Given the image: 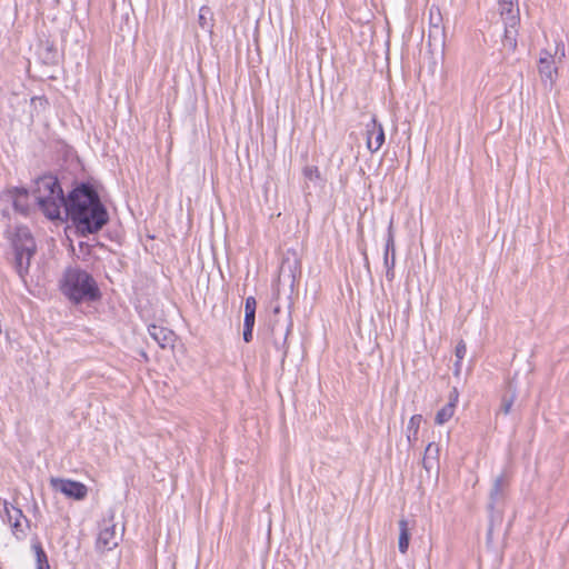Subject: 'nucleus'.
I'll return each mask as SVG.
<instances>
[{"label": "nucleus", "instance_id": "nucleus-4", "mask_svg": "<svg viewBox=\"0 0 569 569\" xmlns=\"http://www.w3.org/2000/svg\"><path fill=\"white\" fill-rule=\"evenodd\" d=\"M12 246L14 250V269L19 277L24 279L37 248L34 239L27 227H18L16 229Z\"/></svg>", "mask_w": 569, "mask_h": 569}, {"label": "nucleus", "instance_id": "nucleus-12", "mask_svg": "<svg viewBox=\"0 0 569 569\" xmlns=\"http://www.w3.org/2000/svg\"><path fill=\"white\" fill-rule=\"evenodd\" d=\"M149 335L152 337V339L161 347L166 348L167 346L171 345L173 341V332L156 326L151 325L148 328Z\"/></svg>", "mask_w": 569, "mask_h": 569}, {"label": "nucleus", "instance_id": "nucleus-3", "mask_svg": "<svg viewBox=\"0 0 569 569\" xmlns=\"http://www.w3.org/2000/svg\"><path fill=\"white\" fill-rule=\"evenodd\" d=\"M36 199L43 213L51 220L59 219L67 198L57 177L46 174L37 182Z\"/></svg>", "mask_w": 569, "mask_h": 569}, {"label": "nucleus", "instance_id": "nucleus-18", "mask_svg": "<svg viewBox=\"0 0 569 569\" xmlns=\"http://www.w3.org/2000/svg\"><path fill=\"white\" fill-rule=\"evenodd\" d=\"M455 413L453 405L447 403L436 413L435 422L437 425H445L448 422Z\"/></svg>", "mask_w": 569, "mask_h": 569}, {"label": "nucleus", "instance_id": "nucleus-15", "mask_svg": "<svg viewBox=\"0 0 569 569\" xmlns=\"http://www.w3.org/2000/svg\"><path fill=\"white\" fill-rule=\"evenodd\" d=\"M439 446L435 442H430L426 450L422 459V466L427 471H430L439 461Z\"/></svg>", "mask_w": 569, "mask_h": 569}, {"label": "nucleus", "instance_id": "nucleus-6", "mask_svg": "<svg viewBox=\"0 0 569 569\" xmlns=\"http://www.w3.org/2000/svg\"><path fill=\"white\" fill-rule=\"evenodd\" d=\"M3 511L2 515L3 520L8 521L11 526L13 535L20 539L26 536V526L28 523V519L22 513L21 509L9 505L7 501L3 502Z\"/></svg>", "mask_w": 569, "mask_h": 569}, {"label": "nucleus", "instance_id": "nucleus-22", "mask_svg": "<svg viewBox=\"0 0 569 569\" xmlns=\"http://www.w3.org/2000/svg\"><path fill=\"white\" fill-rule=\"evenodd\" d=\"M466 352H467L466 343L461 340L456 346V358H457L456 366L457 367L460 365L461 360L465 358Z\"/></svg>", "mask_w": 569, "mask_h": 569}, {"label": "nucleus", "instance_id": "nucleus-19", "mask_svg": "<svg viewBox=\"0 0 569 569\" xmlns=\"http://www.w3.org/2000/svg\"><path fill=\"white\" fill-rule=\"evenodd\" d=\"M36 558H37V569H50L47 553L40 543L33 546Z\"/></svg>", "mask_w": 569, "mask_h": 569}, {"label": "nucleus", "instance_id": "nucleus-23", "mask_svg": "<svg viewBox=\"0 0 569 569\" xmlns=\"http://www.w3.org/2000/svg\"><path fill=\"white\" fill-rule=\"evenodd\" d=\"M256 309H257V301H256L254 297L250 296V297L246 298L244 313L256 315Z\"/></svg>", "mask_w": 569, "mask_h": 569}, {"label": "nucleus", "instance_id": "nucleus-28", "mask_svg": "<svg viewBox=\"0 0 569 569\" xmlns=\"http://www.w3.org/2000/svg\"><path fill=\"white\" fill-rule=\"evenodd\" d=\"M252 332H253L252 328H244L243 327V340L246 342H250L252 340Z\"/></svg>", "mask_w": 569, "mask_h": 569}, {"label": "nucleus", "instance_id": "nucleus-11", "mask_svg": "<svg viewBox=\"0 0 569 569\" xmlns=\"http://www.w3.org/2000/svg\"><path fill=\"white\" fill-rule=\"evenodd\" d=\"M500 16L503 24H509L515 19V23H520L519 6L517 0H498Z\"/></svg>", "mask_w": 569, "mask_h": 569}, {"label": "nucleus", "instance_id": "nucleus-16", "mask_svg": "<svg viewBox=\"0 0 569 569\" xmlns=\"http://www.w3.org/2000/svg\"><path fill=\"white\" fill-rule=\"evenodd\" d=\"M399 540H398V548L401 553H406L409 548V539H410V532H409V523L406 519L399 520Z\"/></svg>", "mask_w": 569, "mask_h": 569}, {"label": "nucleus", "instance_id": "nucleus-5", "mask_svg": "<svg viewBox=\"0 0 569 569\" xmlns=\"http://www.w3.org/2000/svg\"><path fill=\"white\" fill-rule=\"evenodd\" d=\"M121 536L116 530V525L112 520H103L98 538L96 548L98 551H110L119 545Z\"/></svg>", "mask_w": 569, "mask_h": 569}, {"label": "nucleus", "instance_id": "nucleus-1", "mask_svg": "<svg viewBox=\"0 0 569 569\" xmlns=\"http://www.w3.org/2000/svg\"><path fill=\"white\" fill-rule=\"evenodd\" d=\"M63 208L82 236L100 231L109 221L108 211L97 191L86 183L69 193Z\"/></svg>", "mask_w": 569, "mask_h": 569}, {"label": "nucleus", "instance_id": "nucleus-2", "mask_svg": "<svg viewBox=\"0 0 569 569\" xmlns=\"http://www.w3.org/2000/svg\"><path fill=\"white\" fill-rule=\"evenodd\" d=\"M59 288L62 295L74 305L97 301L101 297L97 281L78 266H69L64 269L59 280Z\"/></svg>", "mask_w": 569, "mask_h": 569}, {"label": "nucleus", "instance_id": "nucleus-27", "mask_svg": "<svg viewBox=\"0 0 569 569\" xmlns=\"http://www.w3.org/2000/svg\"><path fill=\"white\" fill-rule=\"evenodd\" d=\"M458 391L456 388H453V390L450 392L449 395V401L448 403H452L453 405V409H456V406H457V402H458Z\"/></svg>", "mask_w": 569, "mask_h": 569}, {"label": "nucleus", "instance_id": "nucleus-10", "mask_svg": "<svg viewBox=\"0 0 569 569\" xmlns=\"http://www.w3.org/2000/svg\"><path fill=\"white\" fill-rule=\"evenodd\" d=\"M538 68L542 81L545 83L549 82V84L552 86L558 73L557 68L555 67L553 54L547 50H541Z\"/></svg>", "mask_w": 569, "mask_h": 569}, {"label": "nucleus", "instance_id": "nucleus-24", "mask_svg": "<svg viewBox=\"0 0 569 569\" xmlns=\"http://www.w3.org/2000/svg\"><path fill=\"white\" fill-rule=\"evenodd\" d=\"M513 401H515V396H512L510 398L503 397L502 401H501V406H500V411L503 415H508L510 412V410H511Z\"/></svg>", "mask_w": 569, "mask_h": 569}, {"label": "nucleus", "instance_id": "nucleus-8", "mask_svg": "<svg viewBox=\"0 0 569 569\" xmlns=\"http://www.w3.org/2000/svg\"><path fill=\"white\" fill-rule=\"evenodd\" d=\"M50 482L54 490L60 491L61 493L69 498L81 500L88 493L87 487L79 481L52 478Z\"/></svg>", "mask_w": 569, "mask_h": 569}, {"label": "nucleus", "instance_id": "nucleus-20", "mask_svg": "<svg viewBox=\"0 0 569 569\" xmlns=\"http://www.w3.org/2000/svg\"><path fill=\"white\" fill-rule=\"evenodd\" d=\"M429 16H430V28L431 30L433 31H439L440 30V24H441V21H442V17H441V12H440V9L438 7H431L430 10H429Z\"/></svg>", "mask_w": 569, "mask_h": 569}, {"label": "nucleus", "instance_id": "nucleus-13", "mask_svg": "<svg viewBox=\"0 0 569 569\" xmlns=\"http://www.w3.org/2000/svg\"><path fill=\"white\" fill-rule=\"evenodd\" d=\"M518 27L519 23H515V19L511 23L505 24L502 46L508 52H515L517 49Z\"/></svg>", "mask_w": 569, "mask_h": 569}, {"label": "nucleus", "instance_id": "nucleus-30", "mask_svg": "<svg viewBox=\"0 0 569 569\" xmlns=\"http://www.w3.org/2000/svg\"><path fill=\"white\" fill-rule=\"evenodd\" d=\"M20 193L21 197L23 198H27V192L23 190V191H18Z\"/></svg>", "mask_w": 569, "mask_h": 569}, {"label": "nucleus", "instance_id": "nucleus-7", "mask_svg": "<svg viewBox=\"0 0 569 569\" xmlns=\"http://www.w3.org/2000/svg\"><path fill=\"white\" fill-rule=\"evenodd\" d=\"M383 264L386 268L387 280L392 281L395 279V266H396V244H395L392 219L390 220L388 229H387V238H386L385 252H383Z\"/></svg>", "mask_w": 569, "mask_h": 569}, {"label": "nucleus", "instance_id": "nucleus-14", "mask_svg": "<svg viewBox=\"0 0 569 569\" xmlns=\"http://www.w3.org/2000/svg\"><path fill=\"white\" fill-rule=\"evenodd\" d=\"M509 481L506 477V475L498 476L492 485V488L490 490V503L489 507L491 509L495 508V505L499 501V499L502 497L505 488L508 486Z\"/></svg>", "mask_w": 569, "mask_h": 569}, {"label": "nucleus", "instance_id": "nucleus-21", "mask_svg": "<svg viewBox=\"0 0 569 569\" xmlns=\"http://www.w3.org/2000/svg\"><path fill=\"white\" fill-rule=\"evenodd\" d=\"M305 178L309 180L318 179L320 177V172L318 167L316 166H306L302 170Z\"/></svg>", "mask_w": 569, "mask_h": 569}, {"label": "nucleus", "instance_id": "nucleus-9", "mask_svg": "<svg viewBox=\"0 0 569 569\" xmlns=\"http://www.w3.org/2000/svg\"><path fill=\"white\" fill-rule=\"evenodd\" d=\"M385 142V130L376 116H371L370 121L366 124V144L371 153L380 150Z\"/></svg>", "mask_w": 569, "mask_h": 569}, {"label": "nucleus", "instance_id": "nucleus-17", "mask_svg": "<svg viewBox=\"0 0 569 569\" xmlns=\"http://www.w3.org/2000/svg\"><path fill=\"white\" fill-rule=\"evenodd\" d=\"M422 421L421 415H413L407 426V440L410 446H413L418 440V431Z\"/></svg>", "mask_w": 569, "mask_h": 569}, {"label": "nucleus", "instance_id": "nucleus-29", "mask_svg": "<svg viewBox=\"0 0 569 569\" xmlns=\"http://www.w3.org/2000/svg\"><path fill=\"white\" fill-rule=\"evenodd\" d=\"M13 206H14L16 210H18L22 213H24L27 211V208L21 204V202L19 201L18 198L13 199Z\"/></svg>", "mask_w": 569, "mask_h": 569}, {"label": "nucleus", "instance_id": "nucleus-26", "mask_svg": "<svg viewBox=\"0 0 569 569\" xmlns=\"http://www.w3.org/2000/svg\"><path fill=\"white\" fill-rule=\"evenodd\" d=\"M555 56H559V59L565 58L566 51H565V44H563L562 41L557 42V44H556V52H555L553 57Z\"/></svg>", "mask_w": 569, "mask_h": 569}, {"label": "nucleus", "instance_id": "nucleus-25", "mask_svg": "<svg viewBox=\"0 0 569 569\" xmlns=\"http://www.w3.org/2000/svg\"><path fill=\"white\" fill-rule=\"evenodd\" d=\"M254 322H256V315L244 313V319H243V327L244 328H252L253 329Z\"/></svg>", "mask_w": 569, "mask_h": 569}]
</instances>
